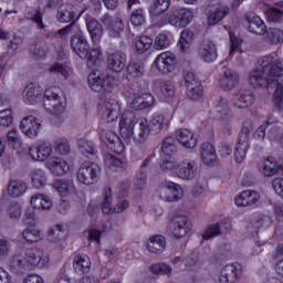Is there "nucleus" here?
Returning <instances> with one entry per match:
<instances>
[{"label": "nucleus", "instance_id": "nucleus-1", "mask_svg": "<svg viewBox=\"0 0 283 283\" xmlns=\"http://www.w3.org/2000/svg\"><path fill=\"white\" fill-rule=\"evenodd\" d=\"M119 134L125 143H132V138L136 145L147 143L149 134H160L169 128V119L165 115L155 113L149 120L142 117L136 120V115L130 111H125L119 118Z\"/></svg>", "mask_w": 283, "mask_h": 283}, {"label": "nucleus", "instance_id": "nucleus-2", "mask_svg": "<svg viewBox=\"0 0 283 283\" xmlns=\"http://www.w3.org/2000/svg\"><path fill=\"white\" fill-rule=\"evenodd\" d=\"M282 74L283 60H275L273 55H264L256 62V74L250 75L252 87H262V78H265L266 90L273 94L279 109H283V85L276 78Z\"/></svg>", "mask_w": 283, "mask_h": 283}, {"label": "nucleus", "instance_id": "nucleus-3", "mask_svg": "<svg viewBox=\"0 0 283 283\" xmlns=\"http://www.w3.org/2000/svg\"><path fill=\"white\" fill-rule=\"evenodd\" d=\"M88 85L92 92H102L101 99L106 101L105 114L108 123H113L120 116V103L112 98V92L116 85V77L98 70H94L88 75ZM108 98V99H107Z\"/></svg>", "mask_w": 283, "mask_h": 283}, {"label": "nucleus", "instance_id": "nucleus-4", "mask_svg": "<svg viewBox=\"0 0 283 283\" xmlns=\"http://www.w3.org/2000/svg\"><path fill=\"white\" fill-rule=\"evenodd\" d=\"M50 256H43V250L39 248H29L21 250L11 256L9 266L13 273H23V271H32L34 266H48Z\"/></svg>", "mask_w": 283, "mask_h": 283}, {"label": "nucleus", "instance_id": "nucleus-5", "mask_svg": "<svg viewBox=\"0 0 283 283\" xmlns=\"http://www.w3.org/2000/svg\"><path fill=\"white\" fill-rule=\"evenodd\" d=\"M73 52L83 61H87L88 65H98L103 59L101 49H91L87 39L83 34H75L70 40Z\"/></svg>", "mask_w": 283, "mask_h": 283}, {"label": "nucleus", "instance_id": "nucleus-6", "mask_svg": "<svg viewBox=\"0 0 283 283\" xmlns=\"http://www.w3.org/2000/svg\"><path fill=\"white\" fill-rule=\"evenodd\" d=\"M123 94L125 98H127L130 108L135 109V112H140V109H147L151 107L154 103H156L154 94L145 93L143 92V87L134 86V84L124 87Z\"/></svg>", "mask_w": 283, "mask_h": 283}, {"label": "nucleus", "instance_id": "nucleus-7", "mask_svg": "<svg viewBox=\"0 0 283 283\" xmlns=\"http://www.w3.org/2000/svg\"><path fill=\"white\" fill-rule=\"evenodd\" d=\"M193 21V12L189 9H177L161 17L160 25H172L174 28H187Z\"/></svg>", "mask_w": 283, "mask_h": 283}, {"label": "nucleus", "instance_id": "nucleus-8", "mask_svg": "<svg viewBox=\"0 0 283 283\" xmlns=\"http://www.w3.org/2000/svg\"><path fill=\"white\" fill-rule=\"evenodd\" d=\"M59 92H61V88L57 86H51L44 91L43 107L48 114L59 116V114L65 112V105H63Z\"/></svg>", "mask_w": 283, "mask_h": 283}, {"label": "nucleus", "instance_id": "nucleus-9", "mask_svg": "<svg viewBox=\"0 0 283 283\" xmlns=\"http://www.w3.org/2000/svg\"><path fill=\"white\" fill-rule=\"evenodd\" d=\"M99 140L103 147H106L108 151L120 156V154H125V143L123 138L118 136L114 130L106 129L99 132Z\"/></svg>", "mask_w": 283, "mask_h": 283}, {"label": "nucleus", "instance_id": "nucleus-10", "mask_svg": "<svg viewBox=\"0 0 283 283\" xmlns=\"http://www.w3.org/2000/svg\"><path fill=\"white\" fill-rule=\"evenodd\" d=\"M101 178V167L94 163H83L77 171V180L82 185H96Z\"/></svg>", "mask_w": 283, "mask_h": 283}, {"label": "nucleus", "instance_id": "nucleus-11", "mask_svg": "<svg viewBox=\"0 0 283 283\" xmlns=\"http://www.w3.org/2000/svg\"><path fill=\"white\" fill-rule=\"evenodd\" d=\"M156 193L164 202H178L182 198V187L172 181H164L159 185Z\"/></svg>", "mask_w": 283, "mask_h": 283}, {"label": "nucleus", "instance_id": "nucleus-12", "mask_svg": "<svg viewBox=\"0 0 283 283\" xmlns=\"http://www.w3.org/2000/svg\"><path fill=\"white\" fill-rule=\"evenodd\" d=\"M184 81L187 95L191 101H198V98L205 94V86H202L200 77H198V75H196L193 72H187L184 75Z\"/></svg>", "mask_w": 283, "mask_h": 283}, {"label": "nucleus", "instance_id": "nucleus-13", "mask_svg": "<svg viewBox=\"0 0 283 283\" xmlns=\"http://www.w3.org/2000/svg\"><path fill=\"white\" fill-rule=\"evenodd\" d=\"M176 151H178L176 138L174 136L166 137L161 142V158H164V163L160 164V169L163 171L172 169L174 163L171 161V157L176 156Z\"/></svg>", "mask_w": 283, "mask_h": 283}, {"label": "nucleus", "instance_id": "nucleus-14", "mask_svg": "<svg viewBox=\"0 0 283 283\" xmlns=\"http://www.w3.org/2000/svg\"><path fill=\"white\" fill-rule=\"evenodd\" d=\"M178 60L176 54L171 52H163L154 61L156 70L159 74H171L176 70Z\"/></svg>", "mask_w": 283, "mask_h": 283}, {"label": "nucleus", "instance_id": "nucleus-15", "mask_svg": "<svg viewBox=\"0 0 283 283\" xmlns=\"http://www.w3.org/2000/svg\"><path fill=\"white\" fill-rule=\"evenodd\" d=\"M198 56L203 63H216L218 61V45L211 40H203L199 44Z\"/></svg>", "mask_w": 283, "mask_h": 283}, {"label": "nucleus", "instance_id": "nucleus-16", "mask_svg": "<svg viewBox=\"0 0 283 283\" xmlns=\"http://www.w3.org/2000/svg\"><path fill=\"white\" fill-rule=\"evenodd\" d=\"M249 149V126H242L239 133L238 144L234 150V160L240 164L247 158V151Z\"/></svg>", "mask_w": 283, "mask_h": 283}, {"label": "nucleus", "instance_id": "nucleus-17", "mask_svg": "<svg viewBox=\"0 0 283 283\" xmlns=\"http://www.w3.org/2000/svg\"><path fill=\"white\" fill-rule=\"evenodd\" d=\"M176 174L182 180H193L198 176V163L185 159L176 166Z\"/></svg>", "mask_w": 283, "mask_h": 283}, {"label": "nucleus", "instance_id": "nucleus-18", "mask_svg": "<svg viewBox=\"0 0 283 283\" xmlns=\"http://www.w3.org/2000/svg\"><path fill=\"white\" fill-rule=\"evenodd\" d=\"M242 277V265L238 262L226 265L219 276V283H235Z\"/></svg>", "mask_w": 283, "mask_h": 283}, {"label": "nucleus", "instance_id": "nucleus-19", "mask_svg": "<svg viewBox=\"0 0 283 283\" xmlns=\"http://www.w3.org/2000/svg\"><path fill=\"white\" fill-rule=\"evenodd\" d=\"M107 67L111 72H115V74H120L125 67H127V54L123 53V51H116L114 53L108 54L107 56Z\"/></svg>", "mask_w": 283, "mask_h": 283}, {"label": "nucleus", "instance_id": "nucleus-20", "mask_svg": "<svg viewBox=\"0 0 283 283\" xmlns=\"http://www.w3.org/2000/svg\"><path fill=\"white\" fill-rule=\"evenodd\" d=\"M101 21L103 25H105L111 36H119L123 30H125V24L123 23V20L118 17H112L109 13H105L101 18Z\"/></svg>", "mask_w": 283, "mask_h": 283}, {"label": "nucleus", "instance_id": "nucleus-21", "mask_svg": "<svg viewBox=\"0 0 283 283\" xmlns=\"http://www.w3.org/2000/svg\"><path fill=\"white\" fill-rule=\"evenodd\" d=\"M21 132L29 138H36L39 132H41V123L32 115L22 118L20 122Z\"/></svg>", "mask_w": 283, "mask_h": 283}, {"label": "nucleus", "instance_id": "nucleus-22", "mask_svg": "<svg viewBox=\"0 0 283 283\" xmlns=\"http://www.w3.org/2000/svg\"><path fill=\"white\" fill-rule=\"evenodd\" d=\"M155 93L161 101L169 103L176 96V86L169 81L157 80L155 82Z\"/></svg>", "mask_w": 283, "mask_h": 283}, {"label": "nucleus", "instance_id": "nucleus-23", "mask_svg": "<svg viewBox=\"0 0 283 283\" xmlns=\"http://www.w3.org/2000/svg\"><path fill=\"white\" fill-rule=\"evenodd\" d=\"M174 222V232L172 235L176 240H180L185 238V235H189L191 233L192 226L189 223V219L187 216H178L172 220Z\"/></svg>", "mask_w": 283, "mask_h": 283}, {"label": "nucleus", "instance_id": "nucleus-24", "mask_svg": "<svg viewBox=\"0 0 283 283\" xmlns=\"http://www.w3.org/2000/svg\"><path fill=\"white\" fill-rule=\"evenodd\" d=\"M52 144L44 142L40 144L38 147L31 146L29 148V156L33 160L43 163V160H48V158L52 156Z\"/></svg>", "mask_w": 283, "mask_h": 283}, {"label": "nucleus", "instance_id": "nucleus-25", "mask_svg": "<svg viewBox=\"0 0 283 283\" xmlns=\"http://www.w3.org/2000/svg\"><path fill=\"white\" fill-rule=\"evenodd\" d=\"M240 83V75L235 73V71L231 69H224L219 80L220 87H222L226 92L238 87Z\"/></svg>", "mask_w": 283, "mask_h": 283}, {"label": "nucleus", "instance_id": "nucleus-26", "mask_svg": "<svg viewBox=\"0 0 283 283\" xmlns=\"http://www.w3.org/2000/svg\"><path fill=\"white\" fill-rule=\"evenodd\" d=\"M151 158H156V153L151 151L150 157L143 160L139 171L135 178V189L143 191L147 187V167L151 163Z\"/></svg>", "mask_w": 283, "mask_h": 283}, {"label": "nucleus", "instance_id": "nucleus-27", "mask_svg": "<svg viewBox=\"0 0 283 283\" xmlns=\"http://www.w3.org/2000/svg\"><path fill=\"white\" fill-rule=\"evenodd\" d=\"M73 269L77 275H87L92 271V259L86 254H76L73 259Z\"/></svg>", "mask_w": 283, "mask_h": 283}, {"label": "nucleus", "instance_id": "nucleus-28", "mask_svg": "<svg viewBox=\"0 0 283 283\" xmlns=\"http://www.w3.org/2000/svg\"><path fill=\"white\" fill-rule=\"evenodd\" d=\"M48 169L53 172L54 176H65L70 171V164L61 157H53L46 161Z\"/></svg>", "mask_w": 283, "mask_h": 283}, {"label": "nucleus", "instance_id": "nucleus-29", "mask_svg": "<svg viewBox=\"0 0 283 283\" xmlns=\"http://www.w3.org/2000/svg\"><path fill=\"white\" fill-rule=\"evenodd\" d=\"M145 74V64L138 60L129 61L126 66L125 78L126 81H136V78H142Z\"/></svg>", "mask_w": 283, "mask_h": 283}, {"label": "nucleus", "instance_id": "nucleus-30", "mask_svg": "<svg viewBox=\"0 0 283 283\" xmlns=\"http://www.w3.org/2000/svg\"><path fill=\"white\" fill-rule=\"evenodd\" d=\"M176 138L186 149H193L198 145V138H196L193 132L187 128L179 129L176 134Z\"/></svg>", "mask_w": 283, "mask_h": 283}, {"label": "nucleus", "instance_id": "nucleus-31", "mask_svg": "<svg viewBox=\"0 0 283 283\" xmlns=\"http://www.w3.org/2000/svg\"><path fill=\"white\" fill-rule=\"evenodd\" d=\"M43 96V87L34 83H30L23 91V98L28 105H34Z\"/></svg>", "mask_w": 283, "mask_h": 283}, {"label": "nucleus", "instance_id": "nucleus-32", "mask_svg": "<svg viewBox=\"0 0 283 283\" xmlns=\"http://www.w3.org/2000/svg\"><path fill=\"white\" fill-rule=\"evenodd\" d=\"M201 160L207 167H213L218 160V155L216 154V147L211 143L205 142L201 145Z\"/></svg>", "mask_w": 283, "mask_h": 283}, {"label": "nucleus", "instance_id": "nucleus-33", "mask_svg": "<svg viewBox=\"0 0 283 283\" xmlns=\"http://www.w3.org/2000/svg\"><path fill=\"white\" fill-rule=\"evenodd\" d=\"M167 247V240L164 235L156 234L149 238V242L146 244L147 251L149 253H161Z\"/></svg>", "mask_w": 283, "mask_h": 283}, {"label": "nucleus", "instance_id": "nucleus-34", "mask_svg": "<svg viewBox=\"0 0 283 283\" xmlns=\"http://www.w3.org/2000/svg\"><path fill=\"white\" fill-rule=\"evenodd\" d=\"M283 176V160L282 163H277L273 160V157H269L263 161V175L264 176Z\"/></svg>", "mask_w": 283, "mask_h": 283}, {"label": "nucleus", "instance_id": "nucleus-35", "mask_svg": "<svg viewBox=\"0 0 283 283\" xmlns=\"http://www.w3.org/2000/svg\"><path fill=\"white\" fill-rule=\"evenodd\" d=\"M86 28L88 30V34L91 35V39L93 43H98L103 36V24L98 22L96 19H91L86 22Z\"/></svg>", "mask_w": 283, "mask_h": 283}, {"label": "nucleus", "instance_id": "nucleus-36", "mask_svg": "<svg viewBox=\"0 0 283 283\" xmlns=\"http://www.w3.org/2000/svg\"><path fill=\"white\" fill-rule=\"evenodd\" d=\"M104 165L111 171H123L124 169H127V163L118 159L116 156L112 154L105 155Z\"/></svg>", "mask_w": 283, "mask_h": 283}, {"label": "nucleus", "instance_id": "nucleus-37", "mask_svg": "<svg viewBox=\"0 0 283 283\" xmlns=\"http://www.w3.org/2000/svg\"><path fill=\"white\" fill-rule=\"evenodd\" d=\"M30 205L33 209H39V211H48L52 207V200L45 195L38 193L31 197Z\"/></svg>", "mask_w": 283, "mask_h": 283}, {"label": "nucleus", "instance_id": "nucleus-38", "mask_svg": "<svg viewBox=\"0 0 283 283\" xmlns=\"http://www.w3.org/2000/svg\"><path fill=\"white\" fill-rule=\"evenodd\" d=\"M249 32L258 35H262L266 33V24L264 23V21H262L261 17L250 15Z\"/></svg>", "mask_w": 283, "mask_h": 283}, {"label": "nucleus", "instance_id": "nucleus-39", "mask_svg": "<svg viewBox=\"0 0 283 283\" xmlns=\"http://www.w3.org/2000/svg\"><path fill=\"white\" fill-rule=\"evenodd\" d=\"M193 39H196V35L193 34V31L185 29L179 36V41L177 43L180 52H187L189 48H191V43H193Z\"/></svg>", "mask_w": 283, "mask_h": 283}, {"label": "nucleus", "instance_id": "nucleus-40", "mask_svg": "<svg viewBox=\"0 0 283 283\" xmlns=\"http://www.w3.org/2000/svg\"><path fill=\"white\" fill-rule=\"evenodd\" d=\"M28 191V184L21 180H11L8 186V193L11 198H20Z\"/></svg>", "mask_w": 283, "mask_h": 283}, {"label": "nucleus", "instance_id": "nucleus-41", "mask_svg": "<svg viewBox=\"0 0 283 283\" xmlns=\"http://www.w3.org/2000/svg\"><path fill=\"white\" fill-rule=\"evenodd\" d=\"M56 17L60 23H75L74 18L76 17V13L72 6H65L57 10Z\"/></svg>", "mask_w": 283, "mask_h": 283}, {"label": "nucleus", "instance_id": "nucleus-42", "mask_svg": "<svg viewBox=\"0 0 283 283\" xmlns=\"http://www.w3.org/2000/svg\"><path fill=\"white\" fill-rule=\"evenodd\" d=\"M151 45H154V39L149 35H142L135 39V50L137 54H145V52L151 50Z\"/></svg>", "mask_w": 283, "mask_h": 283}, {"label": "nucleus", "instance_id": "nucleus-43", "mask_svg": "<svg viewBox=\"0 0 283 283\" xmlns=\"http://www.w3.org/2000/svg\"><path fill=\"white\" fill-rule=\"evenodd\" d=\"M169 6H171V0H156L149 7V14L151 17H160V14H165L169 10Z\"/></svg>", "mask_w": 283, "mask_h": 283}, {"label": "nucleus", "instance_id": "nucleus-44", "mask_svg": "<svg viewBox=\"0 0 283 283\" xmlns=\"http://www.w3.org/2000/svg\"><path fill=\"white\" fill-rule=\"evenodd\" d=\"M77 147L83 156L90 158V156H96V146L94 142H90L85 138L78 139Z\"/></svg>", "mask_w": 283, "mask_h": 283}, {"label": "nucleus", "instance_id": "nucleus-45", "mask_svg": "<svg viewBox=\"0 0 283 283\" xmlns=\"http://www.w3.org/2000/svg\"><path fill=\"white\" fill-rule=\"evenodd\" d=\"M229 14V7H218L209 17H208V23L209 25H217V23H220L224 17Z\"/></svg>", "mask_w": 283, "mask_h": 283}, {"label": "nucleus", "instance_id": "nucleus-46", "mask_svg": "<svg viewBox=\"0 0 283 283\" xmlns=\"http://www.w3.org/2000/svg\"><path fill=\"white\" fill-rule=\"evenodd\" d=\"M31 180L35 189H43V187L48 185V176L45 175V171L41 169H35L32 172Z\"/></svg>", "mask_w": 283, "mask_h": 283}, {"label": "nucleus", "instance_id": "nucleus-47", "mask_svg": "<svg viewBox=\"0 0 283 283\" xmlns=\"http://www.w3.org/2000/svg\"><path fill=\"white\" fill-rule=\"evenodd\" d=\"M130 23L134 28H143L147 23V17L145 15V10L136 9L130 14Z\"/></svg>", "mask_w": 283, "mask_h": 283}, {"label": "nucleus", "instance_id": "nucleus-48", "mask_svg": "<svg viewBox=\"0 0 283 283\" xmlns=\"http://www.w3.org/2000/svg\"><path fill=\"white\" fill-rule=\"evenodd\" d=\"M23 240L29 243L39 242L41 240V230L30 226L22 232Z\"/></svg>", "mask_w": 283, "mask_h": 283}, {"label": "nucleus", "instance_id": "nucleus-49", "mask_svg": "<svg viewBox=\"0 0 283 283\" xmlns=\"http://www.w3.org/2000/svg\"><path fill=\"white\" fill-rule=\"evenodd\" d=\"M49 72L51 74H55L56 76H61L64 81H67L70 76V70L65 64H61L59 62H55L50 69Z\"/></svg>", "mask_w": 283, "mask_h": 283}, {"label": "nucleus", "instance_id": "nucleus-50", "mask_svg": "<svg viewBox=\"0 0 283 283\" xmlns=\"http://www.w3.org/2000/svg\"><path fill=\"white\" fill-rule=\"evenodd\" d=\"M266 41L270 45H280V43H283V31L280 29H271L266 32Z\"/></svg>", "mask_w": 283, "mask_h": 283}, {"label": "nucleus", "instance_id": "nucleus-51", "mask_svg": "<svg viewBox=\"0 0 283 283\" xmlns=\"http://www.w3.org/2000/svg\"><path fill=\"white\" fill-rule=\"evenodd\" d=\"M171 45V38L167 33H159L155 38L154 48L155 50H167Z\"/></svg>", "mask_w": 283, "mask_h": 283}, {"label": "nucleus", "instance_id": "nucleus-52", "mask_svg": "<svg viewBox=\"0 0 283 283\" xmlns=\"http://www.w3.org/2000/svg\"><path fill=\"white\" fill-rule=\"evenodd\" d=\"M6 145L10 149H19V147H21V138H19V133L17 132V129H12L7 133Z\"/></svg>", "mask_w": 283, "mask_h": 283}, {"label": "nucleus", "instance_id": "nucleus-53", "mask_svg": "<svg viewBox=\"0 0 283 283\" xmlns=\"http://www.w3.org/2000/svg\"><path fill=\"white\" fill-rule=\"evenodd\" d=\"M104 201L101 206L102 212L109 214L114 213V208H112V188L104 189Z\"/></svg>", "mask_w": 283, "mask_h": 283}, {"label": "nucleus", "instance_id": "nucleus-54", "mask_svg": "<svg viewBox=\"0 0 283 283\" xmlns=\"http://www.w3.org/2000/svg\"><path fill=\"white\" fill-rule=\"evenodd\" d=\"M149 271L153 275H170L172 269L171 265L165 263H154L150 265Z\"/></svg>", "mask_w": 283, "mask_h": 283}, {"label": "nucleus", "instance_id": "nucleus-55", "mask_svg": "<svg viewBox=\"0 0 283 283\" xmlns=\"http://www.w3.org/2000/svg\"><path fill=\"white\" fill-rule=\"evenodd\" d=\"M234 107H239V109H247V107H249V91H239L237 99L234 101Z\"/></svg>", "mask_w": 283, "mask_h": 283}, {"label": "nucleus", "instance_id": "nucleus-56", "mask_svg": "<svg viewBox=\"0 0 283 283\" xmlns=\"http://www.w3.org/2000/svg\"><path fill=\"white\" fill-rule=\"evenodd\" d=\"M222 234V229L220 228V223L210 224L206 231L202 233V238L205 240H213V238H218V235Z\"/></svg>", "mask_w": 283, "mask_h": 283}, {"label": "nucleus", "instance_id": "nucleus-57", "mask_svg": "<svg viewBox=\"0 0 283 283\" xmlns=\"http://www.w3.org/2000/svg\"><path fill=\"white\" fill-rule=\"evenodd\" d=\"M54 149L56 154H60L61 156H67V154H70V142L65 137L59 138L55 142Z\"/></svg>", "mask_w": 283, "mask_h": 283}, {"label": "nucleus", "instance_id": "nucleus-58", "mask_svg": "<svg viewBox=\"0 0 283 283\" xmlns=\"http://www.w3.org/2000/svg\"><path fill=\"white\" fill-rule=\"evenodd\" d=\"M52 187L63 198V197L67 196V191H70V181L64 180V179H55Z\"/></svg>", "mask_w": 283, "mask_h": 283}, {"label": "nucleus", "instance_id": "nucleus-59", "mask_svg": "<svg viewBox=\"0 0 283 283\" xmlns=\"http://www.w3.org/2000/svg\"><path fill=\"white\" fill-rule=\"evenodd\" d=\"M217 112L218 114H220L223 120H227V118L231 117V109L229 108V104L227 103V99H224V97H221L219 99V105H217Z\"/></svg>", "mask_w": 283, "mask_h": 283}, {"label": "nucleus", "instance_id": "nucleus-60", "mask_svg": "<svg viewBox=\"0 0 283 283\" xmlns=\"http://www.w3.org/2000/svg\"><path fill=\"white\" fill-rule=\"evenodd\" d=\"M265 15L270 23H280V21H282L283 12L277 8H270L265 12Z\"/></svg>", "mask_w": 283, "mask_h": 283}, {"label": "nucleus", "instance_id": "nucleus-61", "mask_svg": "<svg viewBox=\"0 0 283 283\" xmlns=\"http://www.w3.org/2000/svg\"><path fill=\"white\" fill-rule=\"evenodd\" d=\"M12 120V109L6 108L3 111H0V126L10 127Z\"/></svg>", "mask_w": 283, "mask_h": 283}, {"label": "nucleus", "instance_id": "nucleus-62", "mask_svg": "<svg viewBox=\"0 0 283 283\" xmlns=\"http://www.w3.org/2000/svg\"><path fill=\"white\" fill-rule=\"evenodd\" d=\"M229 39H230V56H233V52L240 49L242 45V39L233 33V31H229Z\"/></svg>", "mask_w": 283, "mask_h": 283}, {"label": "nucleus", "instance_id": "nucleus-63", "mask_svg": "<svg viewBox=\"0 0 283 283\" xmlns=\"http://www.w3.org/2000/svg\"><path fill=\"white\" fill-rule=\"evenodd\" d=\"M262 205V196L255 190H249V207H260Z\"/></svg>", "mask_w": 283, "mask_h": 283}, {"label": "nucleus", "instance_id": "nucleus-64", "mask_svg": "<svg viewBox=\"0 0 283 283\" xmlns=\"http://www.w3.org/2000/svg\"><path fill=\"white\" fill-rule=\"evenodd\" d=\"M9 216L11 220L21 218V205L19 202H11L9 206Z\"/></svg>", "mask_w": 283, "mask_h": 283}]
</instances>
